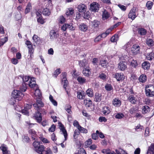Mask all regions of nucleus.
<instances>
[{"label": "nucleus", "instance_id": "f257e3e1", "mask_svg": "<svg viewBox=\"0 0 154 154\" xmlns=\"http://www.w3.org/2000/svg\"><path fill=\"white\" fill-rule=\"evenodd\" d=\"M33 145L34 147V150L37 153H39V152L42 151L45 149V147L44 146L41 145L39 142L35 141Z\"/></svg>", "mask_w": 154, "mask_h": 154}, {"label": "nucleus", "instance_id": "f03ea898", "mask_svg": "<svg viewBox=\"0 0 154 154\" xmlns=\"http://www.w3.org/2000/svg\"><path fill=\"white\" fill-rule=\"evenodd\" d=\"M36 100V103L33 105L35 109L37 111L39 110L41 108L43 107L44 104L41 100V99H38L35 98Z\"/></svg>", "mask_w": 154, "mask_h": 154}, {"label": "nucleus", "instance_id": "7ed1b4c3", "mask_svg": "<svg viewBox=\"0 0 154 154\" xmlns=\"http://www.w3.org/2000/svg\"><path fill=\"white\" fill-rule=\"evenodd\" d=\"M12 97L15 98H18V100H20L23 96L22 92L20 90H14L13 91L12 94Z\"/></svg>", "mask_w": 154, "mask_h": 154}, {"label": "nucleus", "instance_id": "20e7f679", "mask_svg": "<svg viewBox=\"0 0 154 154\" xmlns=\"http://www.w3.org/2000/svg\"><path fill=\"white\" fill-rule=\"evenodd\" d=\"M112 77L118 82H122L125 79V76L122 73H117L112 75Z\"/></svg>", "mask_w": 154, "mask_h": 154}, {"label": "nucleus", "instance_id": "39448f33", "mask_svg": "<svg viewBox=\"0 0 154 154\" xmlns=\"http://www.w3.org/2000/svg\"><path fill=\"white\" fill-rule=\"evenodd\" d=\"M146 95L149 97H152L154 96V88L152 86L150 87H148L145 89Z\"/></svg>", "mask_w": 154, "mask_h": 154}, {"label": "nucleus", "instance_id": "423d86ee", "mask_svg": "<svg viewBox=\"0 0 154 154\" xmlns=\"http://www.w3.org/2000/svg\"><path fill=\"white\" fill-rule=\"evenodd\" d=\"M99 5L96 2H94L90 5V10L94 12H97L99 10Z\"/></svg>", "mask_w": 154, "mask_h": 154}, {"label": "nucleus", "instance_id": "0eeeda50", "mask_svg": "<svg viewBox=\"0 0 154 154\" xmlns=\"http://www.w3.org/2000/svg\"><path fill=\"white\" fill-rule=\"evenodd\" d=\"M136 11V8L135 7L133 8L128 14V17L132 20H134L137 17Z\"/></svg>", "mask_w": 154, "mask_h": 154}, {"label": "nucleus", "instance_id": "6e6552de", "mask_svg": "<svg viewBox=\"0 0 154 154\" xmlns=\"http://www.w3.org/2000/svg\"><path fill=\"white\" fill-rule=\"evenodd\" d=\"M140 49V47L138 45H134L131 48V51L134 54H136L139 53Z\"/></svg>", "mask_w": 154, "mask_h": 154}, {"label": "nucleus", "instance_id": "1a4fd4ad", "mask_svg": "<svg viewBox=\"0 0 154 154\" xmlns=\"http://www.w3.org/2000/svg\"><path fill=\"white\" fill-rule=\"evenodd\" d=\"M77 8L79 12L84 13L86 11L87 7L85 4H81L78 6Z\"/></svg>", "mask_w": 154, "mask_h": 154}, {"label": "nucleus", "instance_id": "9d476101", "mask_svg": "<svg viewBox=\"0 0 154 154\" xmlns=\"http://www.w3.org/2000/svg\"><path fill=\"white\" fill-rule=\"evenodd\" d=\"M63 78L62 80V82L63 83V87L66 90V87H67L68 84V81L66 79V73H63Z\"/></svg>", "mask_w": 154, "mask_h": 154}, {"label": "nucleus", "instance_id": "9b49d317", "mask_svg": "<svg viewBox=\"0 0 154 154\" xmlns=\"http://www.w3.org/2000/svg\"><path fill=\"white\" fill-rule=\"evenodd\" d=\"M50 38L51 39L57 38L59 36L58 33L54 30H51L50 32Z\"/></svg>", "mask_w": 154, "mask_h": 154}, {"label": "nucleus", "instance_id": "f8f14e48", "mask_svg": "<svg viewBox=\"0 0 154 154\" xmlns=\"http://www.w3.org/2000/svg\"><path fill=\"white\" fill-rule=\"evenodd\" d=\"M128 100L132 104H135L137 101V98L132 95H130L128 98Z\"/></svg>", "mask_w": 154, "mask_h": 154}, {"label": "nucleus", "instance_id": "ddd939ff", "mask_svg": "<svg viewBox=\"0 0 154 154\" xmlns=\"http://www.w3.org/2000/svg\"><path fill=\"white\" fill-rule=\"evenodd\" d=\"M112 104L116 107H119L121 105V101L118 98L114 99L112 101Z\"/></svg>", "mask_w": 154, "mask_h": 154}, {"label": "nucleus", "instance_id": "4468645a", "mask_svg": "<svg viewBox=\"0 0 154 154\" xmlns=\"http://www.w3.org/2000/svg\"><path fill=\"white\" fill-rule=\"evenodd\" d=\"M34 117L35 119L37 121V122L40 123L42 120V117L41 113L39 111L36 112L35 114Z\"/></svg>", "mask_w": 154, "mask_h": 154}, {"label": "nucleus", "instance_id": "2eb2a0df", "mask_svg": "<svg viewBox=\"0 0 154 154\" xmlns=\"http://www.w3.org/2000/svg\"><path fill=\"white\" fill-rule=\"evenodd\" d=\"M82 73L85 76L88 77L90 75L91 71H90L89 67H86L85 68H84V69L82 71Z\"/></svg>", "mask_w": 154, "mask_h": 154}, {"label": "nucleus", "instance_id": "dca6fc26", "mask_svg": "<svg viewBox=\"0 0 154 154\" xmlns=\"http://www.w3.org/2000/svg\"><path fill=\"white\" fill-rule=\"evenodd\" d=\"M84 104L87 108H89L92 106V101L89 99H86L84 100Z\"/></svg>", "mask_w": 154, "mask_h": 154}, {"label": "nucleus", "instance_id": "f3484780", "mask_svg": "<svg viewBox=\"0 0 154 154\" xmlns=\"http://www.w3.org/2000/svg\"><path fill=\"white\" fill-rule=\"evenodd\" d=\"M60 131H62L64 136L65 138L64 140L66 141L67 140V134L66 131L63 125L61 124L60 125Z\"/></svg>", "mask_w": 154, "mask_h": 154}, {"label": "nucleus", "instance_id": "a211bd4d", "mask_svg": "<svg viewBox=\"0 0 154 154\" xmlns=\"http://www.w3.org/2000/svg\"><path fill=\"white\" fill-rule=\"evenodd\" d=\"M35 89V90L34 94L35 97V99H41L42 94L40 90L37 88Z\"/></svg>", "mask_w": 154, "mask_h": 154}, {"label": "nucleus", "instance_id": "6ab92c4d", "mask_svg": "<svg viewBox=\"0 0 154 154\" xmlns=\"http://www.w3.org/2000/svg\"><path fill=\"white\" fill-rule=\"evenodd\" d=\"M146 58L148 60H151L154 58V53L151 52L146 53L145 55Z\"/></svg>", "mask_w": 154, "mask_h": 154}, {"label": "nucleus", "instance_id": "aec40b11", "mask_svg": "<svg viewBox=\"0 0 154 154\" xmlns=\"http://www.w3.org/2000/svg\"><path fill=\"white\" fill-rule=\"evenodd\" d=\"M147 79L146 76L144 74H142L139 77L138 80L140 82L143 83L146 81Z\"/></svg>", "mask_w": 154, "mask_h": 154}, {"label": "nucleus", "instance_id": "412c9836", "mask_svg": "<svg viewBox=\"0 0 154 154\" xmlns=\"http://www.w3.org/2000/svg\"><path fill=\"white\" fill-rule=\"evenodd\" d=\"M79 28L81 31L85 32L88 29V26L85 23H82L79 25Z\"/></svg>", "mask_w": 154, "mask_h": 154}, {"label": "nucleus", "instance_id": "4be33fe9", "mask_svg": "<svg viewBox=\"0 0 154 154\" xmlns=\"http://www.w3.org/2000/svg\"><path fill=\"white\" fill-rule=\"evenodd\" d=\"M118 69L120 70L124 71L127 68L126 65L123 62H120L118 64Z\"/></svg>", "mask_w": 154, "mask_h": 154}, {"label": "nucleus", "instance_id": "5701e85b", "mask_svg": "<svg viewBox=\"0 0 154 154\" xmlns=\"http://www.w3.org/2000/svg\"><path fill=\"white\" fill-rule=\"evenodd\" d=\"M42 14L45 16H49L51 14V12L50 9L48 8H45L43 9Z\"/></svg>", "mask_w": 154, "mask_h": 154}, {"label": "nucleus", "instance_id": "b1692460", "mask_svg": "<svg viewBox=\"0 0 154 154\" xmlns=\"http://www.w3.org/2000/svg\"><path fill=\"white\" fill-rule=\"evenodd\" d=\"M104 151H105L106 154H121L120 152L117 149L116 150V154L114 151H111L109 149H107L103 150V152H104Z\"/></svg>", "mask_w": 154, "mask_h": 154}, {"label": "nucleus", "instance_id": "393cba45", "mask_svg": "<svg viewBox=\"0 0 154 154\" xmlns=\"http://www.w3.org/2000/svg\"><path fill=\"white\" fill-rule=\"evenodd\" d=\"M32 39L34 44H39L40 43V38L37 35H34L32 37Z\"/></svg>", "mask_w": 154, "mask_h": 154}, {"label": "nucleus", "instance_id": "a878e982", "mask_svg": "<svg viewBox=\"0 0 154 154\" xmlns=\"http://www.w3.org/2000/svg\"><path fill=\"white\" fill-rule=\"evenodd\" d=\"M0 148L2 151L3 154H11L10 151H8L7 148L4 145H2Z\"/></svg>", "mask_w": 154, "mask_h": 154}, {"label": "nucleus", "instance_id": "bb28decb", "mask_svg": "<svg viewBox=\"0 0 154 154\" xmlns=\"http://www.w3.org/2000/svg\"><path fill=\"white\" fill-rule=\"evenodd\" d=\"M110 112L109 108L107 106H104L103 108L102 112L105 115L109 114Z\"/></svg>", "mask_w": 154, "mask_h": 154}, {"label": "nucleus", "instance_id": "cd10ccee", "mask_svg": "<svg viewBox=\"0 0 154 154\" xmlns=\"http://www.w3.org/2000/svg\"><path fill=\"white\" fill-rule=\"evenodd\" d=\"M150 64L147 61H145L142 64V66L144 69H148L150 67Z\"/></svg>", "mask_w": 154, "mask_h": 154}, {"label": "nucleus", "instance_id": "c85d7f7f", "mask_svg": "<svg viewBox=\"0 0 154 154\" xmlns=\"http://www.w3.org/2000/svg\"><path fill=\"white\" fill-rule=\"evenodd\" d=\"M129 62L131 63V65L134 68H136L138 65L136 60H134L133 58L130 59Z\"/></svg>", "mask_w": 154, "mask_h": 154}, {"label": "nucleus", "instance_id": "c756f323", "mask_svg": "<svg viewBox=\"0 0 154 154\" xmlns=\"http://www.w3.org/2000/svg\"><path fill=\"white\" fill-rule=\"evenodd\" d=\"M77 80L81 84H84L86 82V80L84 78L79 76L77 78Z\"/></svg>", "mask_w": 154, "mask_h": 154}, {"label": "nucleus", "instance_id": "7c9ffc66", "mask_svg": "<svg viewBox=\"0 0 154 154\" xmlns=\"http://www.w3.org/2000/svg\"><path fill=\"white\" fill-rule=\"evenodd\" d=\"M28 84L24 82L23 83L22 85H21L20 88V90L22 92H25L27 89L26 86V85Z\"/></svg>", "mask_w": 154, "mask_h": 154}, {"label": "nucleus", "instance_id": "2f4dec72", "mask_svg": "<svg viewBox=\"0 0 154 154\" xmlns=\"http://www.w3.org/2000/svg\"><path fill=\"white\" fill-rule=\"evenodd\" d=\"M29 133L31 135L32 139L35 140V137L36 135V132L33 129H30L29 130Z\"/></svg>", "mask_w": 154, "mask_h": 154}, {"label": "nucleus", "instance_id": "473e14b6", "mask_svg": "<svg viewBox=\"0 0 154 154\" xmlns=\"http://www.w3.org/2000/svg\"><path fill=\"white\" fill-rule=\"evenodd\" d=\"M138 32L141 35H144L146 33V31L143 28H140L137 30Z\"/></svg>", "mask_w": 154, "mask_h": 154}, {"label": "nucleus", "instance_id": "72a5a7b5", "mask_svg": "<svg viewBox=\"0 0 154 154\" xmlns=\"http://www.w3.org/2000/svg\"><path fill=\"white\" fill-rule=\"evenodd\" d=\"M134 39H131L123 47V49H126L127 48L130 47L131 45L133 44L132 41H133Z\"/></svg>", "mask_w": 154, "mask_h": 154}, {"label": "nucleus", "instance_id": "f704fd0d", "mask_svg": "<svg viewBox=\"0 0 154 154\" xmlns=\"http://www.w3.org/2000/svg\"><path fill=\"white\" fill-rule=\"evenodd\" d=\"M77 97L80 100L84 99L85 98V93L83 92V93L80 91H78L77 93Z\"/></svg>", "mask_w": 154, "mask_h": 154}, {"label": "nucleus", "instance_id": "c9c22d12", "mask_svg": "<svg viewBox=\"0 0 154 154\" xmlns=\"http://www.w3.org/2000/svg\"><path fill=\"white\" fill-rule=\"evenodd\" d=\"M101 95L98 93H96L95 94V98L94 100L96 102H99L101 100Z\"/></svg>", "mask_w": 154, "mask_h": 154}, {"label": "nucleus", "instance_id": "e433bc0d", "mask_svg": "<svg viewBox=\"0 0 154 154\" xmlns=\"http://www.w3.org/2000/svg\"><path fill=\"white\" fill-rule=\"evenodd\" d=\"M87 94L90 97H92L94 96V93L92 89L90 88L86 91Z\"/></svg>", "mask_w": 154, "mask_h": 154}, {"label": "nucleus", "instance_id": "4c0bfd02", "mask_svg": "<svg viewBox=\"0 0 154 154\" xmlns=\"http://www.w3.org/2000/svg\"><path fill=\"white\" fill-rule=\"evenodd\" d=\"M40 154H52V152L50 148H48L47 150H42V151L39 152Z\"/></svg>", "mask_w": 154, "mask_h": 154}, {"label": "nucleus", "instance_id": "58836bf2", "mask_svg": "<svg viewBox=\"0 0 154 154\" xmlns=\"http://www.w3.org/2000/svg\"><path fill=\"white\" fill-rule=\"evenodd\" d=\"M79 64L80 67H87L86 66L87 65V63L85 62V60H83L82 61L80 60L79 61Z\"/></svg>", "mask_w": 154, "mask_h": 154}, {"label": "nucleus", "instance_id": "ea45409f", "mask_svg": "<svg viewBox=\"0 0 154 154\" xmlns=\"http://www.w3.org/2000/svg\"><path fill=\"white\" fill-rule=\"evenodd\" d=\"M105 89L107 91H113V88L110 84H107L105 86Z\"/></svg>", "mask_w": 154, "mask_h": 154}, {"label": "nucleus", "instance_id": "a19ab883", "mask_svg": "<svg viewBox=\"0 0 154 154\" xmlns=\"http://www.w3.org/2000/svg\"><path fill=\"white\" fill-rule=\"evenodd\" d=\"M8 40L7 37H5L4 38L0 39V47L3 45Z\"/></svg>", "mask_w": 154, "mask_h": 154}, {"label": "nucleus", "instance_id": "79ce46f5", "mask_svg": "<svg viewBox=\"0 0 154 154\" xmlns=\"http://www.w3.org/2000/svg\"><path fill=\"white\" fill-rule=\"evenodd\" d=\"M32 8L31 5V4L29 3L27 4L26 8L25 10V14H27L30 11V10Z\"/></svg>", "mask_w": 154, "mask_h": 154}, {"label": "nucleus", "instance_id": "37998d69", "mask_svg": "<svg viewBox=\"0 0 154 154\" xmlns=\"http://www.w3.org/2000/svg\"><path fill=\"white\" fill-rule=\"evenodd\" d=\"M28 85L29 87L31 88H33L35 87L36 88H37V87L36 86V85L37 86V85H36L35 82H34L33 81V82L31 81H29V83L28 84Z\"/></svg>", "mask_w": 154, "mask_h": 154}, {"label": "nucleus", "instance_id": "c03bdc74", "mask_svg": "<svg viewBox=\"0 0 154 154\" xmlns=\"http://www.w3.org/2000/svg\"><path fill=\"white\" fill-rule=\"evenodd\" d=\"M103 18L104 20L108 18L109 17V14L106 11L103 12Z\"/></svg>", "mask_w": 154, "mask_h": 154}, {"label": "nucleus", "instance_id": "a18cd8bd", "mask_svg": "<svg viewBox=\"0 0 154 154\" xmlns=\"http://www.w3.org/2000/svg\"><path fill=\"white\" fill-rule=\"evenodd\" d=\"M92 22L93 26L94 27H98L100 23V22L99 21L96 20H94Z\"/></svg>", "mask_w": 154, "mask_h": 154}, {"label": "nucleus", "instance_id": "49530a36", "mask_svg": "<svg viewBox=\"0 0 154 154\" xmlns=\"http://www.w3.org/2000/svg\"><path fill=\"white\" fill-rule=\"evenodd\" d=\"M118 39V35H115L111 38L110 40L112 42H116Z\"/></svg>", "mask_w": 154, "mask_h": 154}, {"label": "nucleus", "instance_id": "de8ad7c7", "mask_svg": "<svg viewBox=\"0 0 154 154\" xmlns=\"http://www.w3.org/2000/svg\"><path fill=\"white\" fill-rule=\"evenodd\" d=\"M74 13V10L72 8H70L68 9L66 14L67 16L72 15Z\"/></svg>", "mask_w": 154, "mask_h": 154}, {"label": "nucleus", "instance_id": "09e8293b", "mask_svg": "<svg viewBox=\"0 0 154 154\" xmlns=\"http://www.w3.org/2000/svg\"><path fill=\"white\" fill-rule=\"evenodd\" d=\"M153 4V2H152L148 1L146 4V7L148 9L150 10L152 8Z\"/></svg>", "mask_w": 154, "mask_h": 154}, {"label": "nucleus", "instance_id": "8fccbe9b", "mask_svg": "<svg viewBox=\"0 0 154 154\" xmlns=\"http://www.w3.org/2000/svg\"><path fill=\"white\" fill-rule=\"evenodd\" d=\"M124 116L123 114L122 113H117L115 116L116 118L119 119H121L123 118Z\"/></svg>", "mask_w": 154, "mask_h": 154}, {"label": "nucleus", "instance_id": "3c124183", "mask_svg": "<svg viewBox=\"0 0 154 154\" xmlns=\"http://www.w3.org/2000/svg\"><path fill=\"white\" fill-rule=\"evenodd\" d=\"M100 64L102 67L105 68L106 67L107 63L106 60H104L100 61Z\"/></svg>", "mask_w": 154, "mask_h": 154}, {"label": "nucleus", "instance_id": "603ef678", "mask_svg": "<svg viewBox=\"0 0 154 154\" xmlns=\"http://www.w3.org/2000/svg\"><path fill=\"white\" fill-rule=\"evenodd\" d=\"M92 140L91 139H89L87 140L85 142V146L87 147H88L92 143Z\"/></svg>", "mask_w": 154, "mask_h": 154}, {"label": "nucleus", "instance_id": "864d4df0", "mask_svg": "<svg viewBox=\"0 0 154 154\" xmlns=\"http://www.w3.org/2000/svg\"><path fill=\"white\" fill-rule=\"evenodd\" d=\"M147 45L149 46H152L153 45V41L152 39H149L146 42Z\"/></svg>", "mask_w": 154, "mask_h": 154}, {"label": "nucleus", "instance_id": "5fc2aeb1", "mask_svg": "<svg viewBox=\"0 0 154 154\" xmlns=\"http://www.w3.org/2000/svg\"><path fill=\"white\" fill-rule=\"evenodd\" d=\"M149 108L147 106H145L142 109V112L143 113H147L149 111Z\"/></svg>", "mask_w": 154, "mask_h": 154}, {"label": "nucleus", "instance_id": "6e6d98bb", "mask_svg": "<svg viewBox=\"0 0 154 154\" xmlns=\"http://www.w3.org/2000/svg\"><path fill=\"white\" fill-rule=\"evenodd\" d=\"M143 129V126H141L140 124L138 125L137 126H136L135 128V131H141Z\"/></svg>", "mask_w": 154, "mask_h": 154}, {"label": "nucleus", "instance_id": "4d7b16f0", "mask_svg": "<svg viewBox=\"0 0 154 154\" xmlns=\"http://www.w3.org/2000/svg\"><path fill=\"white\" fill-rule=\"evenodd\" d=\"M75 154H86V153L84 149L81 148L78 151L77 153H75Z\"/></svg>", "mask_w": 154, "mask_h": 154}, {"label": "nucleus", "instance_id": "13d9d810", "mask_svg": "<svg viewBox=\"0 0 154 154\" xmlns=\"http://www.w3.org/2000/svg\"><path fill=\"white\" fill-rule=\"evenodd\" d=\"M79 128L78 129L80 131H81L82 132L84 133H87V130L85 129L81 126H79Z\"/></svg>", "mask_w": 154, "mask_h": 154}, {"label": "nucleus", "instance_id": "bf43d9fd", "mask_svg": "<svg viewBox=\"0 0 154 154\" xmlns=\"http://www.w3.org/2000/svg\"><path fill=\"white\" fill-rule=\"evenodd\" d=\"M80 134V131L78 129L75 130L74 132V138L75 139L76 138L77 136H78Z\"/></svg>", "mask_w": 154, "mask_h": 154}, {"label": "nucleus", "instance_id": "052dcab7", "mask_svg": "<svg viewBox=\"0 0 154 154\" xmlns=\"http://www.w3.org/2000/svg\"><path fill=\"white\" fill-rule=\"evenodd\" d=\"M15 98L13 97L11 98L9 101V103L10 104L13 105L15 104L16 101L15 100Z\"/></svg>", "mask_w": 154, "mask_h": 154}, {"label": "nucleus", "instance_id": "680f3d73", "mask_svg": "<svg viewBox=\"0 0 154 154\" xmlns=\"http://www.w3.org/2000/svg\"><path fill=\"white\" fill-rule=\"evenodd\" d=\"M60 73V68L58 69L54 72V75L55 76V77H56Z\"/></svg>", "mask_w": 154, "mask_h": 154}, {"label": "nucleus", "instance_id": "e2e57ef3", "mask_svg": "<svg viewBox=\"0 0 154 154\" xmlns=\"http://www.w3.org/2000/svg\"><path fill=\"white\" fill-rule=\"evenodd\" d=\"M37 21L38 23L41 24H43L44 23V21L42 17H39L37 19Z\"/></svg>", "mask_w": 154, "mask_h": 154}, {"label": "nucleus", "instance_id": "0e129e2a", "mask_svg": "<svg viewBox=\"0 0 154 154\" xmlns=\"http://www.w3.org/2000/svg\"><path fill=\"white\" fill-rule=\"evenodd\" d=\"M99 77L102 79L105 80L106 79V76L104 73H101L99 75Z\"/></svg>", "mask_w": 154, "mask_h": 154}, {"label": "nucleus", "instance_id": "69168bd1", "mask_svg": "<svg viewBox=\"0 0 154 154\" xmlns=\"http://www.w3.org/2000/svg\"><path fill=\"white\" fill-rule=\"evenodd\" d=\"M55 127H56L54 125H52L49 129V131L51 132H53L55 131Z\"/></svg>", "mask_w": 154, "mask_h": 154}, {"label": "nucleus", "instance_id": "338daca9", "mask_svg": "<svg viewBox=\"0 0 154 154\" xmlns=\"http://www.w3.org/2000/svg\"><path fill=\"white\" fill-rule=\"evenodd\" d=\"M83 17L85 19H88L90 17L89 12L88 11L86 12V13L84 12Z\"/></svg>", "mask_w": 154, "mask_h": 154}, {"label": "nucleus", "instance_id": "774afa93", "mask_svg": "<svg viewBox=\"0 0 154 154\" xmlns=\"http://www.w3.org/2000/svg\"><path fill=\"white\" fill-rule=\"evenodd\" d=\"M65 19L63 16L60 17L59 18V23H63L65 21Z\"/></svg>", "mask_w": 154, "mask_h": 154}]
</instances>
